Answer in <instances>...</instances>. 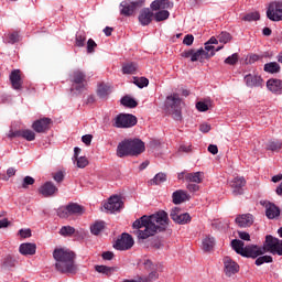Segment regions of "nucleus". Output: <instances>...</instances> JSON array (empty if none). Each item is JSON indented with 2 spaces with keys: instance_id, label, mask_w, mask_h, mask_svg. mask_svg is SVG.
Segmentation results:
<instances>
[{
  "instance_id": "nucleus-1",
  "label": "nucleus",
  "mask_w": 282,
  "mask_h": 282,
  "mask_svg": "<svg viewBox=\"0 0 282 282\" xmlns=\"http://www.w3.org/2000/svg\"><path fill=\"white\" fill-rule=\"evenodd\" d=\"M132 228L138 239H149L169 228V214L159 210L151 216L144 215L132 224Z\"/></svg>"
},
{
  "instance_id": "nucleus-2",
  "label": "nucleus",
  "mask_w": 282,
  "mask_h": 282,
  "mask_svg": "<svg viewBox=\"0 0 282 282\" xmlns=\"http://www.w3.org/2000/svg\"><path fill=\"white\" fill-rule=\"evenodd\" d=\"M53 259L55 260V270L61 274H76L78 272L74 251L65 248H55Z\"/></svg>"
},
{
  "instance_id": "nucleus-3",
  "label": "nucleus",
  "mask_w": 282,
  "mask_h": 282,
  "mask_svg": "<svg viewBox=\"0 0 282 282\" xmlns=\"http://www.w3.org/2000/svg\"><path fill=\"white\" fill-rule=\"evenodd\" d=\"M145 147L140 139H127L121 141L117 147L118 158H127L129 155H140L144 153Z\"/></svg>"
},
{
  "instance_id": "nucleus-4",
  "label": "nucleus",
  "mask_w": 282,
  "mask_h": 282,
  "mask_svg": "<svg viewBox=\"0 0 282 282\" xmlns=\"http://www.w3.org/2000/svg\"><path fill=\"white\" fill-rule=\"evenodd\" d=\"M72 83L70 94L72 96H80L84 91H87V74L80 69H75L69 75Z\"/></svg>"
},
{
  "instance_id": "nucleus-5",
  "label": "nucleus",
  "mask_w": 282,
  "mask_h": 282,
  "mask_svg": "<svg viewBox=\"0 0 282 282\" xmlns=\"http://www.w3.org/2000/svg\"><path fill=\"white\" fill-rule=\"evenodd\" d=\"M165 107H167L174 120H182V99L180 95L174 94L173 96H169L165 101Z\"/></svg>"
},
{
  "instance_id": "nucleus-6",
  "label": "nucleus",
  "mask_w": 282,
  "mask_h": 282,
  "mask_svg": "<svg viewBox=\"0 0 282 282\" xmlns=\"http://www.w3.org/2000/svg\"><path fill=\"white\" fill-rule=\"evenodd\" d=\"M181 56L183 58H191L192 63H196V61H199V63H204V61L213 58V56H215V52L208 53L204 51V48H199L197 51L188 50L183 52Z\"/></svg>"
},
{
  "instance_id": "nucleus-7",
  "label": "nucleus",
  "mask_w": 282,
  "mask_h": 282,
  "mask_svg": "<svg viewBox=\"0 0 282 282\" xmlns=\"http://www.w3.org/2000/svg\"><path fill=\"white\" fill-rule=\"evenodd\" d=\"M138 124V118L133 115L120 113L115 118V127L117 129H130V127H135Z\"/></svg>"
},
{
  "instance_id": "nucleus-8",
  "label": "nucleus",
  "mask_w": 282,
  "mask_h": 282,
  "mask_svg": "<svg viewBox=\"0 0 282 282\" xmlns=\"http://www.w3.org/2000/svg\"><path fill=\"white\" fill-rule=\"evenodd\" d=\"M264 249L271 254L282 257V240L274 238L272 235L265 236Z\"/></svg>"
},
{
  "instance_id": "nucleus-9",
  "label": "nucleus",
  "mask_w": 282,
  "mask_h": 282,
  "mask_svg": "<svg viewBox=\"0 0 282 282\" xmlns=\"http://www.w3.org/2000/svg\"><path fill=\"white\" fill-rule=\"evenodd\" d=\"M170 217L174 224H180L184 226L186 224H191V214L184 213L182 214V209L180 207H173L170 212Z\"/></svg>"
},
{
  "instance_id": "nucleus-10",
  "label": "nucleus",
  "mask_w": 282,
  "mask_h": 282,
  "mask_svg": "<svg viewBox=\"0 0 282 282\" xmlns=\"http://www.w3.org/2000/svg\"><path fill=\"white\" fill-rule=\"evenodd\" d=\"M142 6H144V1L142 0H137L131 3L122 1L120 3V14L122 17H132L133 12H135V10H139V8H142Z\"/></svg>"
},
{
  "instance_id": "nucleus-11",
  "label": "nucleus",
  "mask_w": 282,
  "mask_h": 282,
  "mask_svg": "<svg viewBox=\"0 0 282 282\" xmlns=\"http://www.w3.org/2000/svg\"><path fill=\"white\" fill-rule=\"evenodd\" d=\"M265 252H268L265 249V242L263 243L262 248L257 245H249L245 247L242 257H247L248 259H257V257H261V254H265Z\"/></svg>"
},
{
  "instance_id": "nucleus-12",
  "label": "nucleus",
  "mask_w": 282,
  "mask_h": 282,
  "mask_svg": "<svg viewBox=\"0 0 282 282\" xmlns=\"http://www.w3.org/2000/svg\"><path fill=\"white\" fill-rule=\"evenodd\" d=\"M133 237L127 232H123L115 242L113 248L116 250H131V248H133Z\"/></svg>"
},
{
  "instance_id": "nucleus-13",
  "label": "nucleus",
  "mask_w": 282,
  "mask_h": 282,
  "mask_svg": "<svg viewBox=\"0 0 282 282\" xmlns=\"http://www.w3.org/2000/svg\"><path fill=\"white\" fill-rule=\"evenodd\" d=\"M267 17L270 21H282V1L270 3Z\"/></svg>"
},
{
  "instance_id": "nucleus-14",
  "label": "nucleus",
  "mask_w": 282,
  "mask_h": 282,
  "mask_svg": "<svg viewBox=\"0 0 282 282\" xmlns=\"http://www.w3.org/2000/svg\"><path fill=\"white\" fill-rule=\"evenodd\" d=\"M224 272L226 276H235L239 272V264L231 260L230 257H225L224 260Z\"/></svg>"
},
{
  "instance_id": "nucleus-15",
  "label": "nucleus",
  "mask_w": 282,
  "mask_h": 282,
  "mask_svg": "<svg viewBox=\"0 0 282 282\" xmlns=\"http://www.w3.org/2000/svg\"><path fill=\"white\" fill-rule=\"evenodd\" d=\"M52 124V119L44 117L40 120H36L32 124V129L36 133H45V131H50V126Z\"/></svg>"
},
{
  "instance_id": "nucleus-16",
  "label": "nucleus",
  "mask_w": 282,
  "mask_h": 282,
  "mask_svg": "<svg viewBox=\"0 0 282 282\" xmlns=\"http://www.w3.org/2000/svg\"><path fill=\"white\" fill-rule=\"evenodd\" d=\"M236 224L239 228H250L254 224V216L252 214H242L236 217Z\"/></svg>"
},
{
  "instance_id": "nucleus-17",
  "label": "nucleus",
  "mask_w": 282,
  "mask_h": 282,
  "mask_svg": "<svg viewBox=\"0 0 282 282\" xmlns=\"http://www.w3.org/2000/svg\"><path fill=\"white\" fill-rule=\"evenodd\" d=\"M122 199H120L119 196H112L108 199V203L104 205V208L110 213H116L122 208Z\"/></svg>"
},
{
  "instance_id": "nucleus-18",
  "label": "nucleus",
  "mask_w": 282,
  "mask_h": 282,
  "mask_svg": "<svg viewBox=\"0 0 282 282\" xmlns=\"http://www.w3.org/2000/svg\"><path fill=\"white\" fill-rule=\"evenodd\" d=\"M265 208V215L268 219H276L281 215V209L271 202H264L262 204Z\"/></svg>"
},
{
  "instance_id": "nucleus-19",
  "label": "nucleus",
  "mask_w": 282,
  "mask_h": 282,
  "mask_svg": "<svg viewBox=\"0 0 282 282\" xmlns=\"http://www.w3.org/2000/svg\"><path fill=\"white\" fill-rule=\"evenodd\" d=\"M10 82L12 85V88L17 91H21L23 89V80L21 79V70L14 69L10 74Z\"/></svg>"
},
{
  "instance_id": "nucleus-20",
  "label": "nucleus",
  "mask_w": 282,
  "mask_h": 282,
  "mask_svg": "<svg viewBox=\"0 0 282 282\" xmlns=\"http://www.w3.org/2000/svg\"><path fill=\"white\" fill-rule=\"evenodd\" d=\"M243 186H246V178L243 177H235L231 181L232 195H243Z\"/></svg>"
},
{
  "instance_id": "nucleus-21",
  "label": "nucleus",
  "mask_w": 282,
  "mask_h": 282,
  "mask_svg": "<svg viewBox=\"0 0 282 282\" xmlns=\"http://www.w3.org/2000/svg\"><path fill=\"white\" fill-rule=\"evenodd\" d=\"M40 194L43 195V197H52L53 195H56L58 193V187L54 185L52 182H46L44 185L40 187Z\"/></svg>"
},
{
  "instance_id": "nucleus-22",
  "label": "nucleus",
  "mask_w": 282,
  "mask_h": 282,
  "mask_svg": "<svg viewBox=\"0 0 282 282\" xmlns=\"http://www.w3.org/2000/svg\"><path fill=\"white\" fill-rule=\"evenodd\" d=\"M267 89H269V91H272V94L281 95L282 94V80L274 79V78L269 79L267 82Z\"/></svg>"
},
{
  "instance_id": "nucleus-23",
  "label": "nucleus",
  "mask_w": 282,
  "mask_h": 282,
  "mask_svg": "<svg viewBox=\"0 0 282 282\" xmlns=\"http://www.w3.org/2000/svg\"><path fill=\"white\" fill-rule=\"evenodd\" d=\"M247 87H261L263 85V78L259 75L249 74L245 77Z\"/></svg>"
},
{
  "instance_id": "nucleus-24",
  "label": "nucleus",
  "mask_w": 282,
  "mask_h": 282,
  "mask_svg": "<svg viewBox=\"0 0 282 282\" xmlns=\"http://www.w3.org/2000/svg\"><path fill=\"white\" fill-rule=\"evenodd\" d=\"M19 252L23 254V257L36 254V245L31 242L22 243L19 247Z\"/></svg>"
},
{
  "instance_id": "nucleus-25",
  "label": "nucleus",
  "mask_w": 282,
  "mask_h": 282,
  "mask_svg": "<svg viewBox=\"0 0 282 282\" xmlns=\"http://www.w3.org/2000/svg\"><path fill=\"white\" fill-rule=\"evenodd\" d=\"M173 8V3L169 0H154L151 3V10L158 11V10H171Z\"/></svg>"
},
{
  "instance_id": "nucleus-26",
  "label": "nucleus",
  "mask_w": 282,
  "mask_h": 282,
  "mask_svg": "<svg viewBox=\"0 0 282 282\" xmlns=\"http://www.w3.org/2000/svg\"><path fill=\"white\" fill-rule=\"evenodd\" d=\"M151 21H153V12H151V9L141 10L139 14L141 25H149Z\"/></svg>"
},
{
  "instance_id": "nucleus-27",
  "label": "nucleus",
  "mask_w": 282,
  "mask_h": 282,
  "mask_svg": "<svg viewBox=\"0 0 282 282\" xmlns=\"http://www.w3.org/2000/svg\"><path fill=\"white\" fill-rule=\"evenodd\" d=\"M109 94H111V85L101 83L97 88V96L101 99L109 98Z\"/></svg>"
},
{
  "instance_id": "nucleus-28",
  "label": "nucleus",
  "mask_w": 282,
  "mask_h": 282,
  "mask_svg": "<svg viewBox=\"0 0 282 282\" xmlns=\"http://www.w3.org/2000/svg\"><path fill=\"white\" fill-rule=\"evenodd\" d=\"M95 270L96 272H98L99 274H104L105 276H111L113 272H118L117 267H107V265H100V264L95 265Z\"/></svg>"
},
{
  "instance_id": "nucleus-29",
  "label": "nucleus",
  "mask_w": 282,
  "mask_h": 282,
  "mask_svg": "<svg viewBox=\"0 0 282 282\" xmlns=\"http://www.w3.org/2000/svg\"><path fill=\"white\" fill-rule=\"evenodd\" d=\"M173 204H183L188 199V194L183 189H177L172 194Z\"/></svg>"
},
{
  "instance_id": "nucleus-30",
  "label": "nucleus",
  "mask_w": 282,
  "mask_h": 282,
  "mask_svg": "<svg viewBox=\"0 0 282 282\" xmlns=\"http://www.w3.org/2000/svg\"><path fill=\"white\" fill-rule=\"evenodd\" d=\"M204 180V173L202 172H193V173H187L185 175V181L192 182L194 184H202Z\"/></svg>"
},
{
  "instance_id": "nucleus-31",
  "label": "nucleus",
  "mask_w": 282,
  "mask_h": 282,
  "mask_svg": "<svg viewBox=\"0 0 282 282\" xmlns=\"http://www.w3.org/2000/svg\"><path fill=\"white\" fill-rule=\"evenodd\" d=\"M213 248H215V238L210 236H206L202 242V250L204 252H210Z\"/></svg>"
},
{
  "instance_id": "nucleus-32",
  "label": "nucleus",
  "mask_w": 282,
  "mask_h": 282,
  "mask_svg": "<svg viewBox=\"0 0 282 282\" xmlns=\"http://www.w3.org/2000/svg\"><path fill=\"white\" fill-rule=\"evenodd\" d=\"M66 207L68 208V214L70 217L72 215H83V213H85V208L78 205V203H70L66 205Z\"/></svg>"
},
{
  "instance_id": "nucleus-33",
  "label": "nucleus",
  "mask_w": 282,
  "mask_h": 282,
  "mask_svg": "<svg viewBox=\"0 0 282 282\" xmlns=\"http://www.w3.org/2000/svg\"><path fill=\"white\" fill-rule=\"evenodd\" d=\"M246 245L243 243V241L239 240V239H234L231 241V248L232 250H235V252H237V254H240L241 257L243 256V252L246 250Z\"/></svg>"
},
{
  "instance_id": "nucleus-34",
  "label": "nucleus",
  "mask_w": 282,
  "mask_h": 282,
  "mask_svg": "<svg viewBox=\"0 0 282 282\" xmlns=\"http://www.w3.org/2000/svg\"><path fill=\"white\" fill-rule=\"evenodd\" d=\"M264 72L267 74H279L281 72V65L276 62L267 63L264 64Z\"/></svg>"
},
{
  "instance_id": "nucleus-35",
  "label": "nucleus",
  "mask_w": 282,
  "mask_h": 282,
  "mask_svg": "<svg viewBox=\"0 0 282 282\" xmlns=\"http://www.w3.org/2000/svg\"><path fill=\"white\" fill-rule=\"evenodd\" d=\"M166 182V174L158 173L152 180L149 181L150 186H160Z\"/></svg>"
},
{
  "instance_id": "nucleus-36",
  "label": "nucleus",
  "mask_w": 282,
  "mask_h": 282,
  "mask_svg": "<svg viewBox=\"0 0 282 282\" xmlns=\"http://www.w3.org/2000/svg\"><path fill=\"white\" fill-rule=\"evenodd\" d=\"M121 105H123V107H129L130 109H135V107H138V101L129 96H124L121 98Z\"/></svg>"
},
{
  "instance_id": "nucleus-37",
  "label": "nucleus",
  "mask_w": 282,
  "mask_h": 282,
  "mask_svg": "<svg viewBox=\"0 0 282 282\" xmlns=\"http://www.w3.org/2000/svg\"><path fill=\"white\" fill-rule=\"evenodd\" d=\"M268 151H273L275 153H279L282 150V141H269L267 144Z\"/></svg>"
},
{
  "instance_id": "nucleus-38",
  "label": "nucleus",
  "mask_w": 282,
  "mask_h": 282,
  "mask_svg": "<svg viewBox=\"0 0 282 282\" xmlns=\"http://www.w3.org/2000/svg\"><path fill=\"white\" fill-rule=\"evenodd\" d=\"M101 230H105V221H96L93 226H90L91 235L98 236Z\"/></svg>"
},
{
  "instance_id": "nucleus-39",
  "label": "nucleus",
  "mask_w": 282,
  "mask_h": 282,
  "mask_svg": "<svg viewBox=\"0 0 282 282\" xmlns=\"http://www.w3.org/2000/svg\"><path fill=\"white\" fill-rule=\"evenodd\" d=\"M18 263V260L14 256H10L8 254L4 259H3V265L4 268H14Z\"/></svg>"
},
{
  "instance_id": "nucleus-40",
  "label": "nucleus",
  "mask_w": 282,
  "mask_h": 282,
  "mask_svg": "<svg viewBox=\"0 0 282 282\" xmlns=\"http://www.w3.org/2000/svg\"><path fill=\"white\" fill-rule=\"evenodd\" d=\"M171 17V13L166 10H161L154 14V20L160 23L161 21H166Z\"/></svg>"
},
{
  "instance_id": "nucleus-41",
  "label": "nucleus",
  "mask_w": 282,
  "mask_h": 282,
  "mask_svg": "<svg viewBox=\"0 0 282 282\" xmlns=\"http://www.w3.org/2000/svg\"><path fill=\"white\" fill-rule=\"evenodd\" d=\"M74 232H76V229L72 226H63L59 230V235H62V237H72Z\"/></svg>"
},
{
  "instance_id": "nucleus-42",
  "label": "nucleus",
  "mask_w": 282,
  "mask_h": 282,
  "mask_svg": "<svg viewBox=\"0 0 282 282\" xmlns=\"http://www.w3.org/2000/svg\"><path fill=\"white\" fill-rule=\"evenodd\" d=\"M138 66L134 63H129L122 66L123 74H135Z\"/></svg>"
},
{
  "instance_id": "nucleus-43",
  "label": "nucleus",
  "mask_w": 282,
  "mask_h": 282,
  "mask_svg": "<svg viewBox=\"0 0 282 282\" xmlns=\"http://www.w3.org/2000/svg\"><path fill=\"white\" fill-rule=\"evenodd\" d=\"M22 138L24 140H28V142H32V141L36 140V133H34V131H32V130H23Z\"/></svg>"
},
{
  "instance_id": "nucleus-44",
  "label": "nucleus",
  "mask_w": 282,
  "mask_h": 282,
  "mask_svg": "<svg viewBox=\"0 0 282 282\" xmlns=\"http://www.w3.org/2000/svg\"><path fill=\"white\" fill-rule=\"evenodd\" d=\"M19 32H12L7 35V43H10L11 45H14V43H19Z\"/></svg>"
},
{
  "instance_id": "nucleus-45",
  "label": "nucleus",
  "mask_w": 282,
  "mask_h": 282,
  "mask_svg": "<svg viewBox=\"0 0 282 282\" xmlns=\"http://www.w3.org/2000/svg\"><path fill=\"white\" fill-rule=\"evenodd\" d=\"M143 268L147 270V272H152L154 270H158V264L153 263L150 259L143 261Z\"/></svg>"
},
{
  "instance_id": "nucleus-46",
  "label": "nucleus",
  "mask_w": 282,
  "mask_h": 282,
  "mask_svg": "<svg viewBox=\"0 0 282 282\" xmlns=\"http://www.w3.org/2000/svg\"><path fill=\"white\" fill-rule=\"evenodd\" d=\"M218 41L219 43H230V41H232V35H230V33L228 32H221L219 35H218Z\"/></svg>"
},
{
  "instance_id": "nucleus-47",
  "label": "nucleus",
  "mask_w": 282,
  "mask_h": 282,
  "mask_svg": "<svg viewBox=\"0 0 282 282\" xmlns=\"http://www.w3.org/2000/svg\"><path fill=\"white\" fill-rule=\"evenodd\" d=\"M237 63H239V54L238 53H234L231 56H228L225 59L226 65H237Z\"/></svg>"
},
{
  "instance_id": "nucleus-48",
  "label": "nucleus",
  "mask_w": 282,
  "mask_h": 282,
  "mask_svg": "<svg viewBox=\"0 0 282 282\" xmlns=\"http://www.w3.org/2000/svg\"><path fill=\"white\" fill-rule=\"evenodd\" d=\"M85 41H87V37L83 33H77L76 34V42L75 45L77 47H85Z\"/></svg>"
},
{
  "instance_id": "nucleus-49",
  "label": "nucleus",
  "mask_w": 282,
  "mask_h": 282,
  "mask_svg": "<svg viewBox=\"0 0 282 282\" xmlns=\"http://www.w3.org/2000/svg\"><path fill=\"white\" fill-rule=\"evenodd\" d=\"M272 257L271 256H261L257 258L256 265H263V263H272Z\"/></svg>"
},
{
  "instance_id": "nucleus-50",
  "label": "nucleus",
  "mask_w": 282,
  "mask_h": 282,
  "mask_svg": "<svg viewBox=\"0 0 282 282\" xmlns=\"http://www.w3.org/2000/svg\"><path fill=\"white\" fill-rule=\"evenodd\" d=\"M57 215L61 217V219H67V217H70L69 209L67 208V205L64 207H59L57 209Z\"/></svg>"
},
{
  "instance_id": "nucleus-51",
  "label": "nucleus",
  "mask_w": 282,
  "mask_h": 282,
  "mask_svg": "<svg viewBox=\"0 0 282 282\" xmlns=\"http://www.w3.org/2000/svg\"><path fill=\"white\" fill-rule=\"evenodd\" d=\"M75 161L78 169H85L89 164V161L85 156H78Z\"/></svg>"
},
{
  "instance_id": "nucleus-52",
  "label": "nucleus",
  "mask_w": 282,
  "mask_h": 282,
  "mask_svg": "<svg viewBox=\"0 0 282 282\" xmlns=\"http://www.w3.org/2000/svg\"><path fill=\"white\" fill-rule=\"evenodd\" d=\"M259 19H261V15L259 14V12H251L248 13L243 17V21H259Z\"/></svg>"
},
{
  "instance_id": "nucleus-53",
  "label": "nucleus",
  "mask_w": 282,
  "mask_h": 282,
  "mask_svg": "<svg viewBox=\"0 0 282 282\" xmlns=\"http://www.w3.org/2000/svg\"><path fill=\"white\" fill-rule=\"evenodd\" d=\"M134 85H137V87H140V89H142L143 87L149 86V80L145 77L135 78Z\"/></svg>"
},
{
  "instance_id": "nucleus-54",
  "label": "nucleus",
  "mask_w": 282,
  "mask_h": 282,
  "mask_svg": "<svg viewBox=\"0 0 282 282\" xmlns=\"http://www.w3.org/2000/svg\"><path fill=\"white\" fill-rule=\"evenodd\" d=\"M219 50H224V46H219L215 50V46H213V44H210L208 42L205 43L204 52H208V54H210L212 52H214V54H215L216 52H219Z\"/></svg>"
},
{
  "instance_id": "nucleus-55",
  "label": "nucleus",
  "mask_w": 282,
  "mask_h": 282,
  "mask_svg": "<svg viewBox=\"0 0 282 282\" xmlns=\"http://www.w3.org/2000/svg\"><path fill=\"white\" fill-rule=\"evenodd\" d=\"M96 47H98V44H96V41H94L93 39H89L87 42L88 54H94V50H96Z\"/></svg>"
},
{
  "instance_id": "nucleus-56",
  "label": "nucleus",
  "mask_w": 282,
  "mask_h": 282,
  "mask_svg": "<svg viewBox=\"0 0 282 282\" xmlns=\"http://www.w3.org/2000/svg\"><path fill=\"white\" fill-rule=\"evenodd\" d=\"M35 180L32 176H25L23 178L22 188H28V186H32L34 184Z\"/></svg>"
},
{
  "instance_id": "nucleus-57",
  "label": "nucleus",
  "mask_w": 282,
  "mask_h": 282,
  "mask_svg": "<svg viewBox=\"0 0 282 282\" xmlns=\"http://www.w3.org/2000/svg\"><path fill=\"white\" fill-rule=\"evenodd\" d=\"M148 280H150L151 282L153 281H158L160 279V273H158V270L154 271H150L149 275L145 276Z\"/></svg>"
},
{
  "instance_id": "nucleus-58",
  "label": "nucleus",
  "mask_w": 282,
  "mask_h": 282,
  "mask_svg": "<svg viewBox=\"0 0 282 282\" xmlns=\"http://www.w3.org/2000/svg\"><path fill=\"white\" fill-rule=\"evenodd\" d=\"M19 235H20V237H22V239H28L29 237H32V230H30V229H20Z\"/></svg>"
},
{
  "instance_id": "nucleus-59",
  "label": "nucleus",
  "mask_w": 282,
  "mask_h": 282,
  "mask_svg": "<svg viewBox=\"0 0 282 282\" xmlns=\"http://www.w3.org/2000/svg\"><path fill=\"white\" fill-rule=\"evenodd\" d=\"M193 41H195V36H193V34H187L183 40V44L189 46L193 45Z\"/></svg>"
},
{
  "instance_id": "nucleus-60",
  "label": "nucleus",
  "mask_w": 282,
  "mask_h": 282,
  "mask_svg": "<svg viewBox=\"0 0 282 282\" xmlns=\"http://www.w3.org/2000/svg\"><path fill=\"white\" fill-rule=\"evenodd\" d=\"M8 138H23V130L10 131Z\"/></svg>"
},
{
  "instance_id": "nucleus-61",
  "label": "nucleus",
  "mask_w": 282,
  "mask_h": 282,
  "mask_svg": "<svg viewBox=\"0 0 282 282\" xmlns=\"http://www.w3.org/2000/svg\"><path fill=\"white\" fill-rule=\"evenodd\" d=\"M91 140H94V135L91 134H86L82 137V142H84L86 147H89L91 144Z\"/></svg>"
},
{
  "instance_id": "nucleus-62",
  "label": "nucleus",
  "mask_w": 282,
  "mask_h": 282,
  "mask_svg": "<svg viewBox=\"0 0 282 282\" xmlns=\"http://www.w3.org/2000/svg\"><path fill=\"white\" fill-rule=\"evenodd\" d=\"M196 109L199 111H208V105H206L204 101H198L196 102Z\"/></svg>"
},
{
  "instance_id": "nucleus-63",
  "label": "nucleus",
  "mask_w": 282,
  "mask_h": 282,
  "mask_svg": "<svg viewBox=\"0 0 282 282\" xmlns=\"http://www.w3.org/2000/svg\"><path fill=\"white\" fill-rule=\"evenodd\" d=\"M238 237L242 239V241H250V234L246 231H238Z\"/></svg>"
},
{
  "instance_id": "nucleus-64",
  "label": "nucleus",
  "mask_w": 282,
  "mask_h": 282,
  "mask_svg": "<svg viewBox=\"0 0 282 282\" xmlns=\"http://www.w3.org/2000/svg\"><path fill=\"white\" fill-rule=\"evenodd\" d=\"M187 191H189V193H197V191H199V185L188 183L187 184Z\"/></svg>"
}]
</instances>
